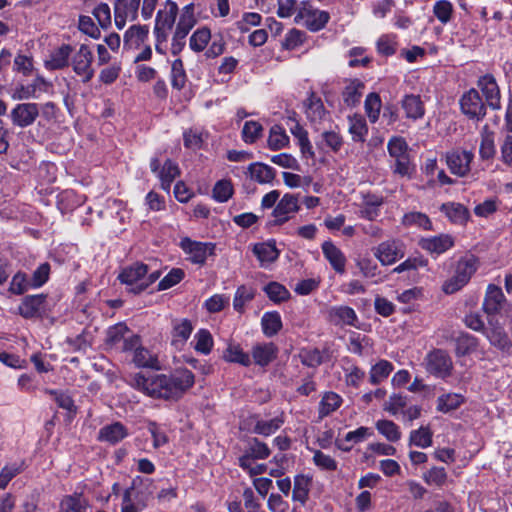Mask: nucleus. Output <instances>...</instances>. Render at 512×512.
<instances>
[{"mask_svg":"<svg viewBox=\"0 0 512 512\" xmlns=\"http://www.w3.org/2000/svg\"><path fill=\"white\" fill-rule=\"evenodd\" d=\"M223 358L228 362L238 363L243 366H249L252 361L249 354L237 344H230L224 352Z\"/></svg>","mask_w":512,"mask_h":512,"instance_id":"nucleus-47","label":"nucleus"},{"mask_svg":"<svg viewBox=\"0 0 512 512\" xmlns=\"http://www.w3.org/2000/svg\"><path fill=\"white\" fill-rule=\"evenodd\" d=\"M305 107L306 115L312 122L322 120L326 113L322 100L314 92H311L305 101Z\"/></svg>","mask_w":512,"mask_h":512,"instance_id":"nucleus-34","label":"nucleus"},{"mask_svg":"<svg viewBox=\"0 0 512 512\" xmlns=\"http://www.w3.org/2000/svg\"><path fill=\"white\" fill-rule=\"evenodd\" d=\"M149 272V266L143 263H135L126 267L119 274L118 279L122 284L129 287V291L134 293V288L144 281V276Z\"/></svg>","mask_w":512,"mask_h":512,"instance_id":"nucleus-14","label":"nucleus"},{"mask_svg":"<svg viewBox=\"0 0 512 512\" xmlns=\"http://www.w3.org/2000/svg\"><path fill=\"white\" fill-rule=\"evenodd\" d=\"M211 39V31L207 27L197 29L190 37L189 46L195 52L203 51Z\"/></svg>","mask_w":512,"mask_h":512,"instance_id":"nucleus-51","label":"nucleus"},{"mask_svg":"<svg viewBox=\"0 0 512 512\" xmlns=\"http://www.w3.org/2000/svg\"><path fill=\"white\" fill-rule=\"evenodd\" d=\"M149 35V28L146 25H132L130 26L123 37L124 49H137L147 39Z\"/></svg>","mask_w":512,"mask_h":512,"instance_id":"nucleus-19","label":"nucleus"},{"mask_svg":"<svg viewBox=\"0 0 512 512\" xmlns=\"http://www.w3.org/2000/svg\"><path fill=\"white\" fill-rule=\"evenodd\" d=\"M380 109H381L380 97L375 93L369 94L365 100V111H366L368 118L370 119V121L372 123H375L378 120L379 114H380Z\"/></svg>","mask_w":512,"mask_h":512,"instance_id":"nucleus-60","label":"nucleus"},{"mask_svg":"<svg viewBox=\"0 0 512 512\" xmlns=\"http://www.w3.org/2000/svg\"><path fill=\"white\" fill-rule=\"evenodd\" d=\"M364 84L359 80L350 81L342 92L343 101L348 106H355L360 102Z\"/></svg>","mask_w":512,"mask_h":512,"instance_id":"nucleus-39","label":"nucleus"},{"mask_svg":"<svg viewBox=\"0 0 512 512\" xmlns=\"http://www.w3.org/2000/svg\"><path fill=\"white\" fill-rule=\"evenodd\" d=\"M401 107L406 117L412 120L421 119L425 114L424 104L419 95H405L401 100Z\"/></svg>","mask_w":512,"mask_h":512,"instance_id":"nucleus-24","label":"nucleus"},{"mask_svg":"<svg viewBox=\"0 0 512 512\" xmlns=\"http://www.w3.org/2000/svg\"><path fill=\"white\" fill-rule=\"evenodd\" d=\"M389 155L394 158H402L408 156V145L406 141L401 137H393L387 144Z\"/></svg>","mask_w":512,"mask_h":512,"instance_id":"nucleus-57","label":"nucleus"},{"mask_svg":"<svg viewBox=\"0 0 512 512\" xmlns=\"http://www.w3.org/2000/svg\"><path fill=\"white\" fill-rule=\"evenodd\" d=\"M252 251L259 260L260 266L263 268L274 263L280 254L274 241L257 243L253 246Z\"/></svg>","mask_w":512,"mask_h":512,"instance_id":"nucleus-18","label":"nucleus"},{"mask_svg":"<svg viewBox=\"0 0 512 512\" xmlns=\"http://www.w3.org/2000/svg\"><path fill=\"white\" fill-rule=\"evenodd\" d=\"M330 19L329 13L314 8L308 2H302L295 16V22L304 25L308 30L317 32L323 29Z\"/></svg>","mask_w":512,"mask_h":512,"instance_id":"nucleus-3","label":"nucleus"},{"mask_svg":"<svg viewBox=\"0 0 512 512\" xmlns=\"http://www.w3.org/2000/svg\"><path fill=\"white\" fill-rule=\"evenodd\" d=\"M348 131L354 142H364L368 133V127L363 116L354 114L348 117Z\"/></svg>","mask_w":512,"mask_h":512,"instance_id":"nucleus-32","label":"nucleus"},{"mask_svg":"<svg viewBox=\"0 0 512 512\" xmlns=\"http://www.w3.org/2000/svg\"><path fill=\"white\" fill-rule=\"evenodd\" d=\"M376 429L390 442L399 441L402 435L399 426L391 420H378L376 422Z\"/></svg>","mask_w":512,"mask_h":512,"instance_id":"nucleus-46","label":"nucleus"},{"mask_svg":"<svg viewBox=\"0 0 512 512\" xmlns=\"http://www.w3.org/2000/svg\"><path fill=\"white\" fill-rule=\"evenodd\" d=\"M93 54L90 48L82 44L72 56L73 71L82 77L83 82H89L94 77L92 68Z\"/></svg>","mask_w":512,"mask_h":512,"instance_id":"nucleus-8","label":"nucleus"},{"mask_svg":"<svg viewBox=\"0 0 512 512\" xmlns=\"http://www.w3.org/2000/svg\"><path fill=\"white\" fill-rule=\"evenodd\" d=\"M477 85L485 96L487 105L494 110L500 109V90L495 78L489 74L484 75L479 78Z\"/></svg>","mask_w":512,"mask_h":512,"instance_id":"nucleus-15","label":"nucleus"},{"mask_svg":"<svg viewBox=\"0 0 512 512\" xmlns=\"http://www.w3.org/2000/svg\"><path fill=\"white\" fill-rule=\"evenodd\" d=\"M267 296L270 300L279 303L289 298V291L281 284L277 282H270L264 288Z\"/></svg>","mask_w":512,"mask_h":512,"instance_id":"nucleus-56","label":"nucleus"},{"mask_svg":"<svg viewBox=\"0 0 512 512\" xmlns=\"http://www.w3.org/2000/svg\"><path fill=\"white\" fill-rule=\"evenodd\" d=\"M478 267L477 258L474 255H465L455 264L453 275L442 285L445 294H453L461 290L471 279Z\"/></svg>","mask_w":512,"mask_h":512,"instance_id":"nucleus-2","label":"nucleus"},{"mask_svg":"<svg viewBox=\"0 0 512 512\" xmlns=\"http://www.w3.org/2000/svg\"><path fill=\"white\" fill-rule=\"evenodd\" d=\"M251 179L261 183H270L275 177V171L272 167L263 163H253L248 167Z\"/></svg>","mask_w":512,"mask_h":512,"instance_id":"nucleus-36","label":"nucleus"},{"mask_svg":"<svg viewBox=\"0 0 512 512\" xmlns=\"http://www.w3.org/2000/svg\"><path fill=\"white\" fill-rule=\"evenodd\" d=\"M50 275V265L45 262L37 267V269L33 272L32 277L30 279V284L32 288H39L43 286L49 279Z\"/></svg>","mask_w":512,"mask_h":512,"instance_id":"nucleus-64","label":"nucleus"},{"mask_svg":"<svg viewBox=\"0 0 512 512\" xmlns=\"http://www.w3.org/2000/svg\"><path fill=\"white\" fill-rule=\"evenodd\" d=\"M39 115V104L32 102L17 104L10 112L13 125L19 128L31 126Z\"/></svg>","mask_w":512,"mask_h":512,"instance_id":"nucleus-9","label":"nucleus"},{"mask_svg":"<svg viewBox=\"0 0 512 512\" xmlns=\"http://www.w3.org/2000/svg\"><path fill=\"white\" fill-rule=\"evenodd\" d=\"M393 365L387 360H380L372 366L369 373V381L373 385H377L384 381L393 371Z\"/></svg>","mask_w":512,"mask_h":512,"instance_id":"nucleus-43","label":"nucleus"},{"mask_svg":"<svg viewBox=\"0 0 512 512\" xmlns=\"http://www.w3.org/2000/svg\"><path fill=\"white\" fill-rule=\"evenodd\" d=\"M299 358L301 363L308 367H317L323 362L322 354L318 349H302L299 352Z\"/></svg>","mask_w":512,"mask_h":512,"instance_id":"nucleus-62","label":"nucleus"},{"mask_svg":"<svg viewBox=\"0 0 512 512\" xmlns=\"http://www.w3.org/2000/svg\"><path fill=\"white\" fill-rule=\"evenodd\" d=\"M433 13L442 24H447L452 18L453 5L448 0H439L433 6Z\"/></svg>","mask_w":512,"mask_h":512,"instance_id":"nucleus-55","label":"nucleus"},{"mask_svg":"<svg viewBox=\"0 0 512 512\" xmlns=\"http://www.w3.org/2000/svg\"><path fill=\"white\" fill-rule=\"evenodd\" d=\"M141 0H116L114 2V21L118 29H123L127 21H135Z\"/></svg>","mask_w":512,"mask_h":512,"instance_id":"nucleus-11","label":"nucleus"},{"mask_svg":"<svg viewBox=\"0 0 512 512\" xmlns=\"http://www.w3.org/2000/svg\"><path fill=\"white\" fill-rule=\"evenodd\" d=\"M246 452L255 460H263L270 456V449L266 443L258 438H252L248 442Z\"/></svg>","mask_w":512,"mask_h":512,"instance_id":"nucleus-52","label":"nucleus"},{"mask_svg":"<svg viewBox=\"0 0 512 512\" xmlns=\"http://www.w3.org/2000/svg\"><path fill=\"white\" fill-rule=\"evenodd\" d=\"M404 252L402 244L395 240H388L380 243L374 252V256L381 262L382 265H391L399 258H402Z\"/></svg>","mask_w":512,"mask_h":512,"instance_id":"nucleus-13","label":"nucleus"},{"mask_svg":"<svg viewBox=\"0 0 512 512\" xmlns=\"http://www.w3.org/2000/svg\"><path fill=\"white\" fill-rule=\"evenodd\" d=\"M129 333L128 327L124 323H118L108 328L106 333V344L114 347L122 343L121 348L124 346L125 339H130L131 336H127Z\"/></svg>","mask_w":512,"mask_h":512,"instance_id":"nucleus-38","label":"nucleus"},{"mask_svg":"<svg viewBox=\"0 0 512 512\" xmlns=\"http://www.w3.org/2000/svg\"><path fill=\"white\" fill-rule=\"evenodd\" d=\"M489 325L490 327L485 330V334L491 345L503 352L509 353L512 348V342L504 329L499 325H494L491 321Z\"/></svg>","mask_w":512,"mask_h":512,"instance_id":"nucleus-23","label":"nucleus"},{"mask_svg":"<svg viewBox=\"0 0 512 512\" xmlns=\"http://www.w3.org/2000/svg\"><path fill=\"white\" fill-rule=\"evenodd\" d=\"M322 252L324 257L330 263L332 268L340 274L345 272L346 257L343 252L336 247L331 241H325L322 244Z\"/></svg>","mask_w":512,"mask_h":512,"instance_id":"nucleus-21","label":"nucleus"},{"mask_svg":"<svg viewBox=\"0 0 512 512\" xmlns=\"http://www.w3.org/2000/svg\"><path fill=\"white\" fill-rule=\"evenodd\" d=\"M433 433L428 426H421L417 430H412L409 435V445L420 448H427L432 445Z\"/></svg>","mask_w":512,"mask_h":512,"instance_id":"nucleus-44","label":"nucleus"},{"mask_svg":"<svg viewBox=\"0 0 512 512\" xmlns=\"http://www.w3.org/2000/svg\"><path fill=\"white\" fill-rule=\"evenodd\" d=\"M383 199L376 195H366L360 210V215L370 221L376 219L379 215V207L382 205Z\"/></svg>","mask_w":512,"mask_h":512,"instance_id":"nucleus-37","label":"nucleus"},{"mask_svg":"<svg viewBox=\"0 0 512 512\" xmlns=\"http://www.w3.org/2000/svg\"><path fill=\"white\" fill-rule=\"evenodd\" d=\"M300 209L298 197L293 194H285L276 204L270 221L271 225L280 226L291 219Z\"/></svg>","mask_w":512,"mask_h":512,"instance_id":"nucleus-7","label":"nucleus"},{"mask_svg":"<svg viewBox=\"0 0 512 512\" xmlns=\"http://www.w3.org/2000/svg\"><path fill=\"white\" fill-rule=\"evenodd\" d=\"M311 478L305 475H297L294 478L292 499L301 506L305 505L309 497Z\"/></svg>","mask_w":512,"mask_h":512,"instance_id":"nucleus-31","label":"nucleus"},{"mask_svg":"<svg viewBox=\"0 0 512 512\" xmlns=\"http://www.w3.org/2000/svg\"><path fill=\"white\" fill-rule=\"evenodd\" d=\"M440 211L454 224L464 225L469 219L468 209L460 203H444L441 205Z\"/></svg>","mask_w":512,"mask_h":512,"instance_id":"nucleus-25","label":"nucleus"},{"mask_svg":"<svg viewBox=\"0 0 512 512\" xmlns=\"http://www.w3.org/2000/svg\"><path fill=\"white\" fill-rule=\"evenodd\" d=\"M194 349L202 354H209L213 347V338L211 333L206 329H200L194 336Z\"/></svg>","mask_w":512,"mask_h":512,"instance_id":"nucleus-54","label":"nucleus"},{"mask_svg":"<svg viewBox=\"0 0 512 512\" xmlns=\"http://www.w3.org/2000/svg\"><path fill=\"white\" fill-rule=\"evenodd\" d=\"M25 469V462L19 461L6 464L0 471V489H5L9 482Z\"/></svg>","mask_w":512,"mask_h":512,"instance_id":"nucleus-48","label":"nucleus"},{"mask_svg":"<svg viewBox=\"0 0 512 512\" xmlns=\"http://www.w3.org/2000/svg\"><path fill=\"white\" fill-rule=\"evenodd\" d=\"M128 436L127 428L120 422H115L102 427L99 431L100 441L116 444Z\"/></svg>","mask_w":512,"mask_h":512,"instance_id":"nucleus-26","label":"nucleus"},{"mask_svg":"<svg viewBox=\"0 0 512 512\" xmlns=\"http://www.w3.org/2000/svg\"><path fill=\"white\" fill-rule=\"evenodd\" d=\"M288 143L289 137L285 130L279 125L272 126L268 137L269 148L272 150H279L287 146Z\"/></svg>","mask_w":512,"mask_h":512,"instance_id":"nucleus-49","label":"nucleus"},{"mask_svg":"<svg viewBox=\"0 0 512 512\" xmlns=\"http://www.w3.org/2000/svg\"><path fill=\"white\" fill-rule=\"evenodd\" d=\"M261 325L263 333L272 337L276 335L282 328V320L278 312H266L262 319Z\"/></svg>","mask_w":512,"mask_h":512,"instance_id":"nucleus-42","label":"nucleus"},{"mask_svg":"<svg viewBox=\"0 0 512 512\" xmlns=\"http://www.w3.org/2000/svg\"><path fill=\"white\" fill-rule=\"evenodd\" d=\"M445 159L452 174L465 177L470 172V164L474 159V154L466 150H453L446 153Z\"/></svg>","mask_w":512,"mask_h":512,"instance_id":"nucleus-10","label":"nucleus"},{"mask_svg":"<svg viewBox=\"0 0 512 512\" xmlns=\"http://www.w3.org/2000/svg\"><path fill=\"white\" fill-rule=\"evenodd\" d=\"M180 174V169L176 163L171 160H166L161 171L158 172V176L161 181V187L169 191L172 182Z\"/></svg>","mask_w":512,"mask_h":512,"instance_id":"nucleus-41","label":"nucleus"},{"mask_svg":"<svg viewBox=\"0 0 512 512\" xmlns=\"http://www.w3.org/2000/svg\"><path fill=\"white\" fill-rule=\"evenodd\" d=\"M420 246L431 254L440 255L454 246V238L449 234H440L421 239Z\"/></svg>","mask_w":512,"mask_h":512,"instance_id":"nucleus-17","label":"nucleus"},{"mask_svg":"<svg viewBox=\"0 0 512 512\" xmlns=\"http://www.w3.org/2000/svg\"><path fill=\"white\" fill-rule=\"evenodd\" d=\"M192 331L193 326L190 320L181 319L175 321L173 324L172 345L177 349H181L189 339Z\"/></svg>","mask_w":512,"mask_h":512,"instance_id":"nucleus-27","label":"nucleus"},{"mask_svg":"<svg viewBox=\"0 0 512 512\" xmlns=\"http://www.w3.org/2000/svg\"><path fill=\"white\" fill-rule=\"evenodd\" d=\"M403 223L405 225H415L424 230L432 229V223L427 215L420 212H411L404 215Z\"/></svg>","mask_w":512,"mask_h":512,"instance_id":"nucleus-63","label":"nucleus"},{"mask_svg":"<svg viewBox=\"0 0 512 512\" xmlns=\"http://www.w3.org/2000/svg\"><path fill=\"white\" fill-rule=\"evenodd\" d=\"M464 402V397L457 393H448L438 397L437 410L448 413L457 409Z\"/></svg>","mask_w":512,"mask_h":512,"instance_id":"nucleus-45","label":"nucleus"},{"mask_svg":"<svg viewBox=\"0 0 512 512\" xmlns=\"http://www.w3.org/2000/svg\"><path fill=\"white\" fill-rule=\"evenodd\" d=\"M178 13L177 4L173 1L167 0L164 8L157 12L155 25L167 29H171L175 23Z\"/></svg>","mask_w":512,"mask_h":512,"instance_id":"nucleus-29","label":"nucleus"},{"mask_svg":"<svg viewBox=\"0 0 512 512\" xmlns=\"http://www.w3.org/2000/svg\"><path fill=\"white\" fill-rule=\"evenodd\" d=\"M372 432L367 427H359L354 431H350L346 434L344 440H337L336 446L338 449L348 452L352 449L353 444L360 443L366 438L370 437Z\"/></svg>","mask_w":512,"mask_h":512,"instance_id":"nucleus-28","label":"nucleus"},{"mask_svg":"<svg viewBox=\"0 0 512 512\" xmlns=\"http://www.w3.org/2000/svg\"><path fill=\"white\" fill-rule=\"evenodd\" d=\"M123 351H134L133 362L137 367L155 368L158 369L157 357L151 353L148 349L144 348L140 344V338L138 335H131L130 339H125Z\"/></svg>","mask_w":512,"mask_h":512,"instance_id":"nucleus-5","label":"nucleus"},{"mask_svg":"<svg viewBox=\"0 0 512 512\" xmlns=\"http://www.w3.org/2000/svg\"><path fill=\"white\" fill-rule=\"evenodd\" d=\"M263 133L262 125L257 121L245 122L242 129V139L247 144L255 143Z\"/></svg>","mask_w":512,"mask_h":512,"instance_id":"nucleus-53","label":"nucleus"},{"mask_svg":"<svg viewBox=\"0 0 512 512\" xmlns=\"http://www.w3.org/2000/svg\"><path fill=\"white\" fill-rule=\"evenodd\" d=\"M283 424V416H277L270 420L258 419L254 425L253 432L262 436H270L279 430Z\"/></svg>","mask_w":512,"mask_h":512,"instance_id":"nucleus-40","label":"nucleus"},{"mask_svg":"<svg viewBox=\"0 0 512 512\" xmlns=\"http://www.w3.org/2000/svg\"><path fill=\"white\" fill-rule=\"evenodd\" d=\"M46 296L43 294L29 295L24 297L18 307L19 313L24 318H33L41 314Z\"/></svg>","mask_w":512,"mask_h":512,"instance_id":"nucleus-20","label":"nucleus"},{"mask_svg":"<svg viewBox=\"0 0 512 512\" xmlns=\"http://www.w3.org/2000/svg\"><path fill=\"white\" fill-rule=\"evenodd\" d=\"M459 102L462 113L469 119L480 121L485 117L486 105L476 89L465 92Z\"/></svg>","mask_w":512,"mask_h":512,"instance_id":"nucleus-6","label":"nucleus"},{"mask_svg":"<svg viewBox=\"0 0 512 512\" xmlns=\"http://www.w3.org/2000/svg\"><path fill=\"white\" fill-rule=\"evenodd\" d=\"M329 321L336 326H356L358 317L353 308L345 305L333 306L328 310Z\"/></svg>","mask_w":512,"mask_h":512,"instance_id":"nucleus-16","label":"nucleus"},{"mask_svg":"<svg viewBox=\"0 0 512 512\" xmlns=\"http://www.w3.org/2000/svg\"><path fill=\"white\" fill-rule=\"evenodd\" d=\"M276 355L277 348L272 343L257 344L252 348L253 361L260 366L268 365Z\"/></svg>","mask_w":512,"mask_h":512,"instance_id":"nucleus-30","label":"nucleus"},{"mask_svg":"<svg viewBox=\"0 0 512 512\" xmlns=\"http://www.w3.org/2000/svg\"><path fill=\"white\" fill-rule=\"evenodd\" d=\"M86 506V500L81 495H69L62 499L59 512H85Z\"/></svg>","mask_w":512,"mask_h":512,"instance_id":"nucleus-50","label":"nucleus"},{"mask_svg":"<svg viewBox=\"0 0 512 512\" xmlns=\"http://www.w3.org/2000/svg\"><path fill=\"white\" fill-rule=\"evenodd\" d=\"M195 382L194 374L188 369H177L170 374H131L128 384L144 395L166 401L179 400Z\"/></svg>","mask_w":512,"mask_h":512,"instance_id":"nucleus-1","label":"nucleus"},{"mask_svg":"<svg viewBox=\"0 0 512 512\" xmlns=\"http://www.w3.org/2000/svg\"><path fill=\"white\" fill-rule=\"evenodd\" d=\"M72 52L70 45H62L55 50L48 61H46V67L52 70L62 69L68 66L69 57Z\"/></svg>","mask_w":512,"mask_h":512,"instance_id":"nucleus-33","label":"nucleus"},{"mask_svg":"<svg viewBox=\"0 0 512 512\" xmlns=\"http://www.w3.org/2000/svg\"><path fill=\"white\" fill-rule=\"evenodd\" d=\"M504 300L505 296L501 288L490 284L487 287L483 309L488 315L497 314L501 310Z\"/></svg>","mask_w":512,"mask_h":512,"instance_id":"nucleus-22","label":"nucleus"},{"mask_svg":"<svg viewBox=\"0 0 512 512\" xmlns=\"http://www.w3.org/2000/svg\"><path fill=\"white\" fill-rule=\"evenodd\" d=\"M13 69L24 76L32 75L34 71L33 58L28 55L17 54L14 58Z\"/></svg>","mask_w":512,"mask_h":512,"instance_id":"nucleus-59","label":"nucleus"},{"mask_svg":"<svg viewBox=\"0 0 512 512\" xmlns=\"http://www.w3.org/2000/svg\"><path fill=\"white\" fill-rule=\"evenodd\" d=\"M181 248L189 255V260L195 264H204L207 257L214 252V244L192 241L185 238L181 241Z\"/></svg>","mask_w":512,"mask_h":512,"instance_id":"nucleus-12","label":"nucleus"},{"mask_svg":"<svg viewBox=\"0 0 512 512\" xmlns=\"http://www.w3.org/2000/svg\"><path fill=\"white\" fill-rule=\"evenodd\" d=\"M495 144H494V136L492 133L484 132L481 135V143L479 148L480 157L483 160H488L494 157L495 155Z\"/></svg>","mask_w":512,"mask_h":512,"instance_id":"nucleus-61","label":"nucleus"},{"mask_svg":"<svg viewBox=\"0 0 512 512\" xmlns=\"http://www.w3.org/2000/svg\"><path fill=\"white\" fill-rule=\"evenodd\" d=\"M341 404L342 398L337 393L332 391L324 393L319 403V418L323 419L330 415L332 412L336 411Z\"/></svg>","mask_w":512,"mask_h":512,"instance_id":"nucleus-35","label":"nucleus"},{"mask_svg":"<svg viewBox=\"0 0 512 512\" xmlns=\"http://www.w3.org/2000/svg\"><path fill=\"white\" fill-rule=\"evenodd\" d=\"M424 364L426 370L439 378H446L451 375L453 362L449 354L442 349H434L430 351L425 359Z\"/></svg>","mask_w":512,"mask_h":512,"instance_id":"nucleus-4","label":"nucleus"},{"mask_svg":"<svg viewBox=\"0 0 512 512\" xmlns=\"http://www.w3.org/2000/svg\"><path fill=\"white\" fill-rule=\"evenodd\" d=\"M171 83L173 88L178 90L182 89L186 83V73L184 70L183 62L176 59L171 67Z\"/></svg>","mask_w":512,"mask_h":512,"instance_id":"nucleus-58","label":"nucleus"}]
</instances>
